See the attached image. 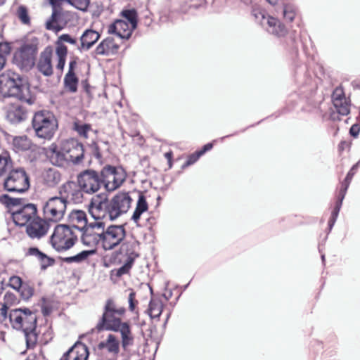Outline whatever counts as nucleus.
<instances>
[{
  "instance_id": "nucleus-18",
  "label": "nucleus",
  "mask_w": 360,
  "mask_h": 360,
  "mask_svg": "<svg viewBox=\"0 0 360 360\" xmlns=\"http://www.w3.org/2000/svg\"><path fill=\"white\" fill-rule=\"evenodd\" d=\"M50 224L44 218L41 219L36 215L28 224L26 228L27 233L32 238H39L47 233Z\"/></svg>"
},
{
  "instance_id": "nucleus-22",
  "label": "nucleus",
  "mask_w": 360,
  "mask_h": 360,
  "mask_svg": "<svg viewBox=\"0 0 360 360\" xmlns=\"http://www.w3.org/2000/svg\"><path fill=\"white\" fill-rule=\"evenodd\" d=\"M134 30L125 20H117L108 26V32L120 39H128Z\"/></svg>"
},
{
  "instance_id": "nucleus-17",
  "label": "nucleus",
  "mask_w": 360,
  "mask_h": 360,
  "mask_svg": "<svg viewBox=\"0 0 360 360\" xmlns=\"http://www.w3.org/2000/svg\"><path fill=\"white\" fill-rule=\"evenodd\" d=\"M61 41L76 44L77 40L67 34H62L59 37L56 44V54L57 56L56 68L60 71H63L64 68L68 54V49Z\"/></svg>"
},
{
  "instance_id": "nucleus-25",
  "label": "nucleus",
  "mask_w": 360,
  "mask_h": 360,
  "mask_svg": "<svg viewBox=\"0 0 360 360\" xmlns=\"http://www.w3.org/2000/svg\"><path fill=\"white\" fill-rule=\"evenodd\" d=\"M64 2L68 3V0H49L53 12L51 20L46 22V29L56 32L61 30V27L58 25V19L61 14V6Z\"/></svg>"
},
{
  "instance_id": "nucleus-8",
  "label": "nucleus",
  "mask_w": 360,
  "mask_h": 360,
  "mask_svg": "<svg viewBox=\"0 0 360 360\" xmlns=\"http://www.w3.org/2000/svg\"><path fill=\"white\" fill-rule=\"evenodd\" d=\"M77 240V236L68 225L58 224L51 237L52 247L58 252L70 249Z\"/></svg>"
},
{
  "instance_id": "nucleus-38",
  "label": "nucleus",
  "mask_w": 360,
  "mask_h": 360,
  "mask_svg": "<svg viewBox=\"0 0 360 360\" xmlns=\"http://www.w3.org/2000/svg\"><path fill=\"white\" fill-rule=\"evenodd\" d=\"M163 310V304L160 300L152 299L149 303L148 312L151 319L159 318Z\"/></svg>"
},
{
  "instance_id": "nucleus-2",
  "label": "nucleus",
  "mask_w": 360,
  "mask_h": 360,
  "mask_svg": "<svg viewBox=\"0 0 360 360\" xmlns=\"http://www.w3.org/2000/svg\"><path fill=\"white\" fill-rule=\"evenodd\" d=\"M77 189V187H75L73 184L61 185L57 195L49 198L44 202V218L53 224L60 221L65 216L68 203H80V194Z\"/></svg>"
},
{
  "instance_id": "nucleus-51",
  "label": "nucleus",
  "mask_w": 360,
  "mask_h": 360,
  "mask_svg": "<svg viewBox=\"0 0 360 360\" xmlns=\"http://www.w3.org/2000/svg\"><path fill=\"white\" fill-rule=\"evenodd\" d=\"M132 265H133V263L126 260L124 265L118 269L117 274L119 276H121V275L128 273L129 269L131 268Z\"/></svg>"
},
{
  "instance_id": "nucleus-59",
  "label": "nucleus",
  "mask_w": 360,
  "mask_h": 360,
  "mask_svg": "<svg viewBox=\"0 0 360 360\" xmlns=\"http://www.w3.org/2000/svg\"><path fill=\"white\" fill-rule=\"evenodd\" d=\"M4 300H6L7 302L8 301H13L14 300V296L13 294L11 293H6L5 295H4Z\"/></svg>"
},
{
  "instance_id": "nucleus-36",
  "label": "nucleus",
  "mask_w": 360,
  "mask_h": 360,
  "mask_svg": "<svg viewBox=\"0 0 360 360\" xmlns=\"http://www.w3.org/2000/svg\"><path fill=\"white\" fill-rule=\"evenodd\" d=\"M96 253V249H91L88 250H83L79 253L71 256L62 258L63 262L67 264L76 263L80 264L86 261L89 257L94 255Z\"/></svg>"
},
{
  "instance_id": "nucleus-29",
  "label": "nucleus",
  "mask_w": 360,
  "mask_h": 360,
  "mask_svg": "<svg viewBox=\"0 0 360 360\" xmlns=\"http://www.w3.org/2000/svg\"><path fill=\"white\" fill-rule=\"evenodd\" d=\"M119 46L114 41L113 38L107 37L96 47L95 53L97 55L109 56L117 52Z\"/></svg>"
},
{
  "instance_id": "nucleus-9",
  "label": "nucleus",
  "mask_w": 360,
  "mask_h": 360,
  "mask_svg": "<svg viewBox=\"0 0 360 360\" xmlns=\"http://www.w3.org/2000/svg\"><path fill=\"white\" fill-rule=\"evenodd\" d=\"M32 127L39 138L51 139L57 128L56 120L49 112H38L34 115Z\"/></svg>"
},
{
  "instance_id": "nucleus-50",
  "label": "nucleus",
  "mask_w": 360,
  "mask_h": 360,
  "mask_svg": "<svg viewBox=\"0 0 360 360\" xmlns=\"http://www.w3.org/2000/svg\"><path fill=\"white\" fill-rule=\"evenodd\" d=\"M136 294L134 292H131L129 295L128 302L129 309L131 311H134L137 304V301L135 299Z\"/></svg>"
},
{
  "instance_id": "nucleus-31",
  "label": "nucleus",
  "mask_w": 360,
  "mask_h": 360,
  "mask_svg": "<svg viewBox=\"0 0 360 360\" xmlns=\"http://www.w3.org/2000/svg\"><path fill=\"white\" fill-rule=\"evenodd\" d=\"M27 117L26 110L19 105L11 106L7 112V119L13 124L19 123Z\"/></svg>"
},
{
  "instance_id": "nucleus-60",
  "label": "nucleus",
  "mask_w": 360,
  "mask_h": 360,
  "mask_svg": "<svg viewBox=\"0 0 360 360\" xmlns=\"http://www.w3.org/2000/svg\"><path fill=\"white\" fill-rule=\"evenodd\" d=\"M271 5H275L277 4L278 0H266Z\"/></svg>"
},
{
  "instance_id": "nucleus-33",
  "label": "nucleus",
  "mask_w": 360,
  "mask_h": 360,
  "mask_svg": "<svg viewBox=\"0 0 360 360\" xmlns=\"http://www.w3.org/2000/svg\"><path fill=\"white\" fill-rule=\"evenodd\" d=\"M27 255L36 257L41 263V269L44 270L48 266L54 264V259L48 257L41 252L37 248H30L26 253Z\"/></svg>"
},
{
  "instance_id": "nucleus-47",
  "label": "nucleus",
  "mask_w": 360,
  "mask_h": 360,
  "mask_svg": "<svg viewBox=\"0 0 360 360\" xmlns=\"http://www.w3.org/2000/svg\"><path fill=\"white\" fill-rule=\"evenodd\" d=\"M9 285L12 288L20 291L21 287L23 285L22 279L17 276H11L9 279Z\"/></svg>"
},
{
  "instance_id": "nucleus-48",
  "label": "nucleus",
  "mask_w": 360,
  "mask_h": 360,
  "mask_svg": "<svg viewBox=\"0 0 360 360\" xmlns=\"http://www.w3.org/2000/svg\"><path fill=\"white\" fill-rule=\"evenodd\" d=\"M283 16L287 21L292 22L295 17L294 8L290 6H285L283 9Z\"/></svg>"
},
{
  "instance_id": "nucleus-37",
  "label": "nucleus",
  "mask_w": 360,
  "mask_h": 360,
  "mask_svg": "<svg viewBox=\"0 0 360 360\" xmlns=\"http://www.w3.org/2000/svg\"><path fill=\"white\" fill-rule=\"evenodd\" d=\"M358 166H359V162H357L356 164H355L352 166L351 169L347 173L344 181L342 183V186L339 191V194H338V198L339 200H344L345 196L347 193V191L349 188V186L352 181V179L354 175L356 173Z\"/></svg>"
},
{
  "instance_id": "nucleus-14",
  "label": "nucleus",
  "mask_w": 360,
  "mask_h": 360,
  "mask_svg": "<svg viewBox=\"0 0 360 360\" xmlns=\"http://www.w3.org/2000/svg\"><path fill=\"white\" fill-rule=\"evenodd\" d=\"M104 225L103 221H99L91 223L87 228L82 231V243L90 248H95L98 243H101V232Z\"/></svg>"
},
{
  "instance_id": "nucleus-20",
  "label": "nucleus",
  "mask_w": 360,
  "mask_h": 360,
  "mask_svg": "<svg viewBox=\"0 0 360 360\" xmlns=\"http://www.w3.org/2000/svg\"><path fill=\"white\" fill-rule=\"evenodd\" d=\"M46 155L49 158L50 162L58 167H65L68 165V162L63 152V147L61 144L60 147L53 143L46 150Z\"/></svg>"
},
{
  "instance_id": "nucleus-44",
  "label": "nucleus",
  "mask_w": 360,
  "mask_h": 360,
  "mask_svg": "<svg viewBox=\"0 0 360 360\" xmlns=\"http://www.w3.org/2000/svg\"><path fill=\"white\" fill-rule=\"evenodd\" d=\"M74 129L79 135L84 139L88 138V132L91 130V127L89 124H79L75 122L74 124Z\"/></svg>"
},
{
  "instance_id": "nucleus-42",
  "label": "nucleus",
  "mask_w": 360,
  "mask_h": 360,
  "mask_svg": "<svg viewBox=\"0 0 360 360\" xmlns=\"http://www.w3.org/2000/svg\"><path fill=\"white\" fill-rule=\"evenodd\" d=\"M16 15L22 23L25 25L30 24V18L27 8L25 6L21 5L18 8Z\"/></svg>"
},
{
  "instance_id": "nucleus-63",
  "label": "nucleus",
  "mask_w": 360,
  "mask_h": 360,
  "mask_svg": "<svg viewBox=\"0 0 360 360\" xmlns=\"http://www.w3.org/2000/svg\"><path fill=\"white\" fill-rule=\"evenodd\" d=\"M164 296H165V297L166 298L167 300H168L169 299V297H167L165 295H164Z\"/></svg>"
},
{
  "instance_id": "nucleus-53",
  "label": "nucleus",
  "mask_w": 360,
  "mask_h": 360,
  "mask_svg": "<svg viewBox=\"0 0 360 360\" xmlns=\"http://www.w3.org/2000/svg\"><path fill=\"white\" fill-rule=\"evenodd\" d=\"M8 307L6 304H4L0 309V321L4 322L8 318Z\"/></svg>"
},
{
  "instance_id": "nucleus-15",
  "label": "nucleus",
  "mask_w": 360,
  "mask_h": 360,
  "mask_svg": "<svg viewBox=\"0 0 360 360\" xmlns=\"http://www.w3.org/2000/svg\"><path fill=\"white\" fill-rule=\"evenodd\" d=\"M62 145L68 164H79L82 162L84 157V147L81 143L72 139L63 141Z\"/></svg>"
},
{
  "instance_id": "nucleus-32",
  "label": "nucleus",
  "mask_w": 360,
  "mask_h": 360,
  "mask_svg": "<svg viewBox=\"0 0 360 360\" xmlns=\"http://www.w3.org/2000/svg\"><path fill=\"white\" fill-rule=\"evenodd\" d=\"M100 38V34L93 30H86L82 35L81 49H89Z\"/></svg>"
},
{
  "instance_id": "nucleus-62",
  "label": "nucleus",
  "mask_w": 360,
  "mask_h": 360,
  "mask_svg": "<svg viewBox=\"0 0 360 360\" xmlns=\"http://www.w3.org/2000/svg\"><path fill=\"white\" fill-rule=\"evenodd\" d=\"M4 291V287L2 285L0 286V295L2 294Z\"/></svg>"
},
{
  "instance_id": "nucleus-52",
  "label": "nucleus",
  "mask_w": 360,
  "mask_h": 360,
  "mask_svg": "<svg viewBox=\"0 0 360 360\" xmlns=\"http://www.w3.org/2000/svg\"><path fill=\"white\" fill-rule=\"evenodd\" d=\"M201 155H200V151H197L195 153L191 155L188 157L186 162L185 163V166H188V165H193L199 159V158Z\"/></svg>"
},
{
  "instance_id": "nucleus-5",
  "label": "nucleus",
  "mask_w": 360,
  "mask_h": 360,
  "mask_svg": "<svg viewBox=\"0 0 360 360\" xmlns=\"http://www.w3.org/2000/svg\"><path fill=\"white\" fill-rule=\"evenodd\" d=\"M126 309L123 307H118L112 299L106 300L103 307V313L99 319L96 329L98 331H113L120 326L124 321L121 317L124 315Z\"/></svg>"
},
{
  "instance_id": "nucleus-40",
  "label": "nucleus",
  "mask_w": 360,
  "mask_h": 360,
  "mask_svg": "<svg viewBox=\"0 0 360 360\" xmlns=\"http://www.w3.org/2000/svg\"><path fill=\"white\" fill-rule=\"evenodd\" d=\"M12 167V160L8 154L0 155V176L4 175Z\"/></svg>"
},
{
  "instance_id": "nucleus-4",
  "label": "nucleus",
  "mask_w": 360,
  "mask_h": 360,
  "mask_svg": "<svg viewBox=\"0 0 360 360\" xmlns=\"http://www.w3.org/2000/svg\"><path fill=\"white\" fill-rule=\"evenodd\" d=\"M8 319L14 329L23 332L27 347H34L37 340L36 313L28 308H18L10 311Z\"/></svg>"
},
{
  "instance_id": "nucleus-43",
  "label": "nucleus",
  "mask_w": 360,
  "mask_h": 360,
  "mask_svg": "<svg viewBox=\"0 0 360 360\" xmlns=\"http://www.w3.org/2000/svg\"><path fill=\"white\" fill-rule=\"evenodd\" d=\"M342 201L343 200H339L338 198V201L336 202V204H335V206L334 207V210L332 212V214H331V216L329 219V221H328V227H329V230L330 231L332 229V228L333 227L335 221H336V219L338 217V214H339V212L340 210V208H341V206H342Z\"/></svg>"
},
{
  "instance_id": "nucleus-19",
  "label": "nucleus",
  "mask_w": 360,
  "mask_h": 360,
  "mask_svg": "<svg viewBox=\"0 0 360 360\" xmlns=\"http://www.w3.org/2000/svg\"><path fill=\"white\" fill-rule=\"evenodd\" d=\"M53 55V49L51 46H47L40 53L39 60L37 63V69L43 75L49 77L53 75V65L51 63Z\"/></svg>"
},
{
  "instance_id": "nucleus-23",
  "label": "nucleus",
  "mask_w": 360,
  "mask_h": 360,
  "mask_svg": "<svg viewBox=\"0 0 360 360\" xmlns=\"http://www.w3.org/2000/svg\"><path fill=\"white\" fill-rule=\"evenodd\" d=\"M333 103L337 112L342 115H347L350 111L349 102L341 88H336L333 94Z\"/></svg>"
},
{
  "instance_id": "nucleus-12",
  "label": "nucleus",
  "mask_w": 360,
  "mask_h": 360,
  "mask_svg": "<svg viewBox=\"0 0 360 360\" xmlns=\"http://www.w3.org/2000/svg\"><path fill=\"white\" fill-rule=\"evenodd\" d=\"M101 234L102 247L105 250H110L120 245L124 240L126 231L122 225H110L106 229L103 227Z\"/></svg>"
},
{
  "instance_id": "nucleus-11",
  "label": "nucleus",
  "mask_w": 360,
  "mask_h": 360,
  "mask_svg": "<svg viewBox=\"0 0 360 360\" xmlns=\"http://www.w3.org/2000/svg\"><path fill=\"white\" fill-rule=\"evenodd\" d=\"M30 178L22 167L11 169L4 180V188L8 192L24 193L30 188Z\"/></svg>"
},
{
  "instance_id": "nucleus-56",
  "label": "nucleus",
  "mask_w": 360,
  "mask_h": 360,
  "mask_svg": "<svg viewBox=\"0 0 360 360\" xmlns=\"http://www.w3.org/2000/svg\"><path fill=\"white\" fill-rule=\"evenodd\" d=\"M213 147V144L212 143H208L207 144H205L203 148L199 150L200 151V155H203L205 152L211 150Z\"/></svg>"
},
{
  "instance_id": "nucleus-1",
  "label": "nucleus",
  "mask_w": 360,
  "mask_h": 360,
  "mask_svg": "<svg viewBox=\"0 0 360 360\" xmlns=\"http://www.w3.org/2000/svg\"><path fill=\"white\" fill-rule=\"evenodd\" d=\"M132 200L129 192H119L110 200L97 195L91 198L89 211L96 220L114 221L129 211Z\"/></svg>"
},
{
  "instance_id": "nucleus-61",
  "label": "nucleus",
  "mask_w": 360,
  "mask_h": 360,
  "mask_svg": "<svg viewBox=\"0 0 360 360\" xmlns=\"http://www.w3.org/2000/svg\"><path fill=\"white\" fill-rule=\"evenodd\" d=\"M95 155L97 158H101V155L100 154V153L98 151V149L97 148H96V151H95Z\"/></svg>"
},
{
  "instance_id": "nucleus-27",
  "label": "nucleus",
  "mask_w": 360,
  "mask_h": 360,
  "mask_svg": "<svg viewBox=\"0 0 360 360\" xmlns=\"http://www.w3.org/2000/svg\"><path fill=\"white\" fill-rule=\"evenodd\" d=\"M120 342L115 335L108 334L105 340L99 342L98 347L101 350H105L115 356L120 352Z\"/></svg>"
},
{
  "instance_id": "nucleus-46",
  "label": "nucleus",
  "mask_w": 360,
  "mask_h": 360,
  "mask_svg": "<svg viewBox=\"0 0 360 360\" xmlns=\"http://www.w3.org/2000/svg\"><path fill=\"white\" fill-rule=\"evenodd\" d=\"M68 3L75 6L76 8L85 11L87 10L89 1V0H68Z\"/></svg>"
},
{
  "instance_id": "nucleus-39",
  "label": "nucleus",
  "mask_w": 360,
  "mask_h": 360,
  "mask_svg": "<svg viewBox=\"0 0 360 360\" xmlns=\"http://www.w3.org/2000/svg\"><path fill=\"white\" fill-rule=\"evenodd\" d=\"M64 84L70 92L75 93L77 90L78 79L75 75L67 73L64 78Z\"/></svg>"
},
{
  "instance_id": "nucleus-6",
  "label": "nucleus",
  "mask_w": 360,
  "mask_h": 360,
  "mask_svg": "<svg viewBox=\"0 0 360 360\" xmlns=\"http://www.w3.org/2000/svg\"><path fill=\"white\" fill-rule=\"evenodd\" d=\"M65 184H73L75 187H77V190L80 193V203L83 201L84 193L92 195L103 186L101 172L91 169L81 172L77 176V182L69 181Z\"/></svg>"
},
{
  "instance_id": "nucleus-3",
  "label": "nucleus",
  "mask_w": 360,
  "mask_h": 360,
  "mask_svg": "<svg viewBox=\"0 0 360 360\" xmlns=\"http://www.w3.org/2000/svg\"><path fill=\"white\" fill-rule=\"evenodd\" d=\"M0 94L3 97H15L29 105L34 102L30 94L27 80L13 71H8L1 75Z\"/></svg>"
},
{
  "instance_id": "nucleus-41",
  "label": "nucleus",
  "mask_w": 360,
  "mask_h": 360,
  "mask_svg": "<svg viewBox=\"0 0 360 360\" xmlns=\"http://www.w3.org/2000/svg\"><path fill=\"white\" fill-rule=\"evenodd\" d=\"M122 16L126 20L132 29L137 27V13L134 9L124 10L122 11Z\"/></svg>"
},
{
  "instance_id": "nucleus-16",
  "label": "nucleus",
  "mask_w": 360,
  "mask_h": 360,
  "mask_svg": "<svg viewBox=\"0 0 360 360\" xmlns=\"http://www.w3.org/2000/svg\"><path fill=\"white\" fill-rule=\"evenodd\" d=\"M37 214V208L33 204H27L12 212L14 223L20 226L28 225Z\"/></svg>"
},
{
  "instance_id": "nucleus-57",
  "label": "nucleus",
  "mask_w": 360,
  "mask_h": 360,
  "mask_svg": "<svg viewBox=\"0 0 360 360\" xmlns=\"http://www.w3.org/2000/svg\"><path fill=\"white\" fill-rule=\"evenodd\" d=\"M75 65H76L75 61H70L69 63V70H68V73H70L71 75H75L73 70H74Z\"/></svg>"
},
{
  "instance_id": "nucleus-35",
  "label": "nucleus",
  "mask_w": 360,
  "mask_h": 360,
  "mask_svg": "<svg viewBox=\"0 0 360 360\" xmlns=\"http://www.w3.org/2000/svg\"><path fill=\"white\" fill-rule=\"evenodd\" d=\"M12 139V145L13 148L16 152L20 151H25L30 148L31 147V141L28 139L26 136H9V139Z\"/></svg>"
},
{
  "instance_id": "nucleus-24",
  "label": "nucleus",
  "mask_w": 360,
  "mask_h": 360,
  "mask_svg": "<svg viewBox=\"0 0 360 360\" xmlns=\"http://www.w3.org/2000/svg\"><path fill=\"white\" fill-rule=\"evenodd\" d=\"M113 332H118L121 336V345L123 349L126 350L134 344L135 336L132 333L131 326L127 321H124Z\"/></svg>"
},
{
  "instance_id": "nucleus-21",
  "label": "nucleus",
  "mask_w": 360,
  "mask_h": 360,
  "mask_svg": "<svg viewBox=\"0 0 360 360\" xmlns=\"http://www.w3.org/2000/svg\"><path fill=\"white\" fill-rule=\"evenodd\" d=\"M89 350L87 347L80 342H76L62 356L60 360H87Z\"/></svg>"
},
{
  "instance_id": "nucleus-49",
  "label": "nucleus",
  "mask_w": 360,
  "mask_h": 360,
  "mask_svg": "<svg viewBox=\"0 0 360 360\" xmlns=\"http://www.w3.org/2000/svg\"><path fill=\"white\" fill-rule=\"evenodd\" d=\"M24 300H28L33 295V289L28 285H22L20 290Z\"/></svg>"
},
{
  "instance_id": "nucleus-64",
  "label": "nucleus",
  "mask_w": 360,
  "mask_h": 360,
  "mask_svg": "<svg viewBox=\"0 0 360 360\" xmlns=\"http://www.w3.org/2000/svg\"><path fill=\"white\" fill-rule=\"evenodd\" d=\"M321 258H322V260L323 261L324 260V255H322Z\"/></svg>"
},
{
  "instance_id": "nucleus-55",
  "label": "nucleus",
  "mask_w": 360,
  "mask_h": 360,
  "mask_svg": "<svg viewBox=\"0 0 360 360\" xmlns=\"http://www.w3.org/2000/svg\"><path fill=\"white\" fill-rule=\"evenodd\" d=\"M359 131H360V126L357 124H353L349 129L350 135L354 138H356L359 136Z\"/></svg>"
},
{
  "instance_id": "nucleus-45",
  "label": "nucleus",
  "mask_w": 360,
  "mask_h": 360,
  "mask_svg": "<svg viewBox=\"0 0 360 360\" xmlns=\"http://www.w3.org/2000/svg\"><path fill=\"white\" fill-rule=\"evenodd\" d=\"M0 202L6 205L7 207H16L20 205L21 199L16 198H11L8 195H2L0 196Z\"/></svg>"
},
{
  "instance_id": "nucleus-10",
  "label": "nucleus",
  "mask_w": 360,
  "mask_h": 360,
  "mask_svg": "<svg viewBox=\"0 0 360 360\" xmlns=\"http://www.w3.org/2000/svg\"><path fill=\"white\" fill-rule=\"evenodd\" d=\"M103 186L107 191L112 192L124 182L127 174L121 167L106 165L101 170Z\"/></svg>"
},
{
  "instance_id": "nucleus-7",
  "label": "nucleus",
  "mask_w": 360,
  "mask_h": 360,
  "mask_svg": "<svg viewBox=\"0 0 360 360\" xmlns=\"http://www.w3.org/2000/svg\"><path fill=\"white\" fill-rule=\"evenodd\" d=\"M39 39L33 37L22 44L14 53L13 62L21 70L28 72L35 64Z\"/></svg>"
},
{
  "instance_id": "nucleus-54",
  "label": "nucleus",
  "mask_w": 360,
  "mask_h": 360,
  "mask_svg": "<svg viewBox=\"0 0 360 360\" xmlns=\"http://www.w3.org/2000/svg\"><path fill=\"white\" fill-rule=\"evenodd\" d=\"M11 47L8 43H0V54L4 55L6 57L10 53Z\"/></svg>"
},
{
  "instance_id": "nucleus-30",
  "label": "nucleus",
  "mask_w": 360,
  "mask_h": 360,
  "mask_svg": "<svg viewBox=\"0 0 360 360\" xmlns=\"http://www.w3.org/2000/svg\"><path fill=\"white\" fill-rule=\"evenodd\" d=\"M148 210V205L146 201V196L143 193H139V198L136 204L135 210L131 217V219L136 224L139 225V221L141 216Z\"/></svg>"
},
{
  "instance_id": "nucleus-13",
  "label": "nucleus",
  "mask_w": 360,
  "mask_h": 360,
  "mask_svg": "<svg viewBox=\"0 0 360 360\" xmlns=\"http://www.w3.org/2000/svg\"><path fill=\"white\" fill-rule=\"evenodd\" d=\"M252 15L255 20L263 26L267 32L281 37L285 35L286 29L276 18L266 15L265 11L259 8L252 9Z\"/></svg>"
},
{
  "instance_id": "nucleus-26",
  "label": "nucleus",
  "mask_w": 360,
  "mask_h": 360,
  "mask_svg": "<svg viewBox=\"0 0 360 360\" xmlns=\"http://www.w3.org/2000/svg\"><path fill=\"white\" fill-rule=\"evenodd\" d=\"M69 221L73 231L78 230L79 231H84L87 225V219L85 212L79 210H72L69 214Z\"/></svg>"
},
{
  "instance_id": "nucleus-58",
  "label": "nucleus",
  "mask_w": 360,
  "mask_h": 360,
  "mask_svg": "<svg viewBox=\"0 0 360 360\" xmlns=\"http://www.w3.org/2000/svg\"><path fill=\"white\" fill-rule=\"evenodd\" d=\"M6 63V58L4 55L0 54V70H2Z\"/></svg>"
},
{
  "instance_id": "nucleus-34",
  "label": "nucleus",
  "mask_w": 360,
  "mask_h": 360,
  "mask_svg": "<svg viewBox=\"0 0 360 360\" xmlns=\"http://www.w3.org/2000/svg\"><path fill=\"white\" fill-rule=\"evenodd\" d=\"M138 245L135 241L126 242L121 246V252L127 256V261L134 263L139 256L137 253Z\"/></svg>"
},
{
  "instance_id": "nucleus-28",
  "label": "nucleus",
  "mask_w": 360,
  "mask_h": 360,
  "mask_svg": "<svg viewBox=\"0 0 360 360\" xmlns=\"http://www.w3.org/2000/svg\"><path fill=\"white\" fill-rule=\"evenodd\" d=\"M62 179L61 174L55 168L45 169L41 173L43 184L49 188L56 187Z\"/></svg>"
}]
</instances>
